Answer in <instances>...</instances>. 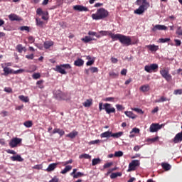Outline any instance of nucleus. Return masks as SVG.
Wrapping results in <instances>:
<instances>
[{
    "label": "nucleus",
    "instance_id": "1",
    "mask_svg": "<svg viewBox=\"0 0 182 182\" xmlns=\"http://www.w3.org/2000/svg\"><path fill=\"white\" fill-rule=\"evenodd\" d=\"M109 16V12L104 8H100L97 10V13L91 15V18H92L95 21H100L104 18H107Z\"/></svg>",
    "mask_w": 182,
    "mask_h": 182
},
{
    "label": "nucleus",
    "instance_id": "2",
    "mask_svg": "<svg viewBox=\"0 0 182 182\" xmlns=\"http://www.w3.org/2000/svg\"><path fill=\"white\" fill-rule=\"evenodd\" d=\"M112 40L114 41L115 40L119 41L120 43L125 46H130L131 45H134L135 43H132L131 41V38L129 36H124L122 34H119L116 36V37L113 38Z\"/></svg>",
    "mask_w": 182,
    "mask_h": 182
},
{
    "label": "nucleus",
    "instance_id": "3",
    "mask_svg": "<svg viewBox=\"0 0 182 182\" xmlns=\"http://www.w3.org/2000/svg\"><path fill=\"white\" fill-rule=\"evenodd\" d=\"M160 75L161 77L166 80L167 82H170L172 80V75L170 74V68H164L161 70H160Z\"/></svg>",
    "mask_w": 182,
    "mask_h": 182
},
{
    "label": "nucleus",
    "instance_id": "4",
    "mask_svg": "<svg viewBox=\"0 0 182 182\" xmlns=\"http://www.w3.org/2000/svg\"><path fill=\"white\" fill-rule=\"evenodd\" d=\"M139 165L140 163L139 160H133L132 161H131V163L129 164V168L127 171H134L135 170H136V168L139 166Z\"/></svg>",
    "mask_w": 182,
    "mask_h": 182
},
{
    "label": "nucleus",
    "instance_id": "5",
    "mask_svg": "<svg viewBox=\"0 0 182 182\" xmlns=\"http://www.w3.org/2000/svg\"><path fill=\"white\" fill-rule=\"evenodd\" d=\"M22 142V139L21 138H11L10 143H9V146H10L11 148H15L18 146V144H21Z\"/></svg>",
    "mask_w": 182,
    "mask_h": 182
},
{
    "label": "nucleus",
    "instance_id": "6",
    "mask_svg": "<svg viewBox=\"0 0 182 182\" xmlns=\"http://www.w3.org/2000/svg\"><path fill=\"white\" fill-rule=\"evenodd\" d=\"M157 69H159V65L155 63L144 66V70L148 73H151L152 70L156 72Z\"/></svg>",
    "mask_w": 182,
    "mask_h": 182
},
{
    "label": "nucleus",
    "instance_id": "7",
    "mask_svg": "<svg viewBox=\"0 0 182 182\" xmlns=\"http://www.w3.org/2000/svg\"><path fill=\"white\" fill-rule=\"evenodd\" d=\"M105 111H106L107 114H111L115 113V108L111 106V104H104L103 105Z\"/></svg>",
    "mask_w": 182,
    "mask_h": 182
},
{
    "label": "nucleus",
    "instance_id": "8",
    "mask_svg": "<svg viewBox=\"0 0 182 182\" xmlns=\"http://www.w3.org/2000/svg\"><path fill=\"white\" fill-rule=\"evenodd\" d=\"M148 7H149V6H146L145 4L140 5L137 9L134 11V14L141 15L144 13V11H146Z\"/></svg>",
    "mask_w": 182,
    "mask_h": 182
},
{
    "label": "nucleus",
    "instance_id": "9",
    "mask_svg": "<svg viewBox=\"0 0 182 182\" xmlns=\"http://www.w3.org/2000/svg\"><path fill=\"white\" fill-rule=\"evenodd\" d=\"M162 124L159 125V124H151L149 127V132L154 133L157 132L159 129H161Z\"/></svg>",
    "mask_w": 182,
    "mask_h": 182
},
{
    "label": "nucleus",
    "instance_id": "10",
    "mask_svg": "<svg viewBox=\"0 0 182 182\" xmlns=\"http://www.w3.org/2000/svg\"><path fill=\"white\" fill-rule=\"evenodd\" d=\"M99 33L100 34V36H110L111 38H114L115 37H117L118 35L119 34H114L113 33H112L111 31H100L99 32Z\"/></svg>",
    "mask_w": 182,
    "mask_h": 182
},
{
    "label": "nucleus",
    "instance_id": "11",
    "mask_svg": "<svg viewBox=\"0 0 182 182\" xmlns=\"http://www.w3.org/2000/svg\"><path fill=\"white\" fill-rule=\"evenodd\" d=\"M73 10L77 11H80V12L89 11V9H88L87 7H85L84 6H82V5H75V6H73Z\"/></svg>",
    "mask_w": 182,
    "mask_h": 182
},
{
    "label": "nucleus",
    "instance_id": "12",
    "mask_svg": "<svg viewBox=\"0 0 182 182\" xmlns=\"http://www.w3.org/2000/svg\"><path fill=\"white\" fill-rule=\"evenodd\" d=\"M9 19H10L11 21H22V18L19 16H17L14 14H11L10 15H9Z\"/></svg>",
    "mask_w": 182,
    "mask_h": 182
},
{
    "label": "nucleus",
    "instance_id": "13",
    "mask_svg": "<svg viewBox=\"0 0 182 182\" xmlns=\"http://www.w3.org/2000/svg\"><path fill=\"white\" fill-rule=\"evenodd\" d=\"M182 141V132L175 135L173 139V142L175 144L181 143Z\"/></svg>",
    "mask_w": 182,
    "mask_h": 182
},
{
    "label": "nucleus",
    "instance_id": "14",
    "mask_svg": "<svg viewBox=\"0 0 182 182\" xmlns=\"http://www.w3.org/2000/svg\"><path fill=\"white\" fill-rule=\"evenodd\" d=\"M166 29H168V28L164 25H156L153 28H151V31L155 32L156 31H166Z\"/></svg>",
    "mask_w": 182,
    "mask_h": 182
},
{
    "label": "nucleus",
    "instance_id": "15",
    "mask_svg": "<svg viewBox=\"0 0 182 182\" xmlns=\"http://www.w3.org/2000/svg\"><path fill=\"white\" fill-rule=\"evenodd\" d=\"M146 48L151 52H156L159 50V46H155L154 44H149L146 46Z\"/></svg>",
    "mask_w": 182,
    "mask_h": 182
},
{
    "label": "nucleus",
    "instance_id": "16",
    "mask_svg": "<svg viewBox=\"0 0 182 182\" xmlns=\"http://www.w3.org/2000/svg\"><path fill=\"white\" fill-rule=\"evenodd\" d=\"M58 164V163H53L51 164H49L48 167H47L46 168V171L47 172L53 171V170L56 169Z\"/></svg>",
    "mask_w": 182,
    "mask_h": 182
},
{
    "label": "nucleus",
    "instance_id": "17",
    "mask_svg": "<svg viewBox=\"0 0 182 182\" xmlns=\"http://www.w3.org/2000/svg\"><path fill=\"white\" fill-rule=\"evenodd\" d=\"M11 161H19V162L23 161V159L21 158V155L11 156Z\"/></svg>",
    "mask_w": 182,
    "mask_h": 182
},
{
    "label": "nucleus",
    "instance_id": "18",
    "mask_svg": "<svg viewBox=\"0 0 182 182\" xmlns=\"http://www.w3.org/2000/svg\"><path fill=\"white\" fill-rule=\"evenodd\" d=\"M139 90H140V92H142L144 93L150 91V85H144L139 87Z\"/></svg>",
    "mask_w": 182,
    "mask_h": 182
},
{
    "label": "nucleus",
    "instance_id": "19",
    "mask_svg": "<svg viewBox=\"0 0 182 182\" xmlns=\"http://www.w3.org/2000/svg\"><path fill=\"white\" fill-rule=\"evenodd\" d=\"M13 70L11 69L9 67H4V76H8L10 74H12Z\"/></svg>",
    "mask_w": 182,
    "mask_h": 182
},
{
    "label": "nucleus",
    "instance_id": "20",
    "mask_svg": "<svg viewBox=\"0 0 182 182\" xmlns=\"http://www.w3.org/2000/svg\"><path fill=\"white\" fill-rule=\"evenodd\" d=\"M55 71L58 72L59 73H61L62 75H66V71L64 70L61 66L57 65L55 66Z\"/></svg>",
    "mask_w": 182,
    "mask_h": 182
},
{
    "label": "nucleus",
    "instance_id": "21",
    "mask_svg": "<svg viewBox=\"0 0 182 182\" xmlns=\"http://www.w3.org/2000/svg\"><path fill=\"white\" fill-rule=\"evenodd\" d=\"M81 41L82 42H84V43H88L89 42H91L92 41H96V39L95 38H92L91 37L87 36H85L84 38H82L81 39Z\"/></svg>",
    "mask_w": 182,
    "mask_h": 182
},
{
    "label": "nucleus",
    "instance_id": "22",
    "mask_svg": "<svg viewBox=\"0 0 182 182\" xmlns=\"http://www.w3.org/2000/svg\"><path fill=\"white\" fill-rule=\"evenodd\" d=\"M74 65L77 67H82L84 65V60L81 58H78L77 60L75 61Z\"/></svg>",
    "mask_w": 182,
    "mask_h": 182
},
{
    "label": "nucleus",
    "instance_id": "23",
    "mask_svg": "<svg viewBox=\"0 0 182 182\" xmlns=\"http://www.w3.org/2000/svg\"><path fill=\"white\" fill-rule=\"evenodd\" d=\"M112 134V132L107 131L105 132H102V134H100V137L101 138H109L111 137V135Z\"/></svg>",
    "mask_w": 182,
    "mask_h": 182
},
{
    "label": "nucleus",
    "instance_id": "24",
    "mask_svg": "<svg viewBox=\"0 0 182 182\" xmlns=\"http://www.w3.org/2000/svg\"><path fill=\"white\" fill-rule=\"evenodd\" d=\"M136 5L139 6L141 5H146V6H149V3L146 2V0H137L136 1Z\"/></svg>",
    "mask_w": 182,
    "mask_h": 182
},
{
    "label": "nucleus",
    "instance_id": "25",
    "mask_svg": "<svg viewBox=\"0 0 182 182\" xmlns=\"http://www.w3.org/2000/svg\"><path fill=\"white\" fill-rule=\"evenodd\" d=\"M92 105V99H87L84 103H82V106L87 108Z\"/></svg>",
    "mask_w": 182,
    "mask_h": 182
},
{
    "label": "nucleus",
    "instance_id": "26",
    "mask_svg": "<svg viewBox=\"0 0 182 182\" xmlns=\"http://www.w3.org/2000/svg\"><path fill=\"white\" fill-rule=\"evenodd\" d=\"M161 167L165 171H170L171 168V166L167 163H161Z\"/></svg>",
    "mask_w": 182,
    "mask_h": 182
},
{
    "label": "nucleus",
    "instance_id": "27",
    "mask_svg": "<svg viewBox=\"0 0 182 182\" xmlns=\"http://www.w3.org/2000/svg\"><path fill=\"white\" fill-rule=\"evenodd\" d=\"M124 114H126V116L128 117L129 118L136 119V116L134 114H133L132 112L125 111Z\"/></svg>",
    "mask_w": 182,
    "mask_h": 182
},
{
    "label": "nucleus",
    "instance_id": "28",
    "mask_svg": "<svg viewBox=\"0 0 182 182\" xmlns=\"http://www.w3.org/2000/svg\"><path fill=\"white\" fill-rule=\"evenodd\" d=\"M21 102L28 103L30 101V99H28V96H24V95H20L18 97Z\"/></svg>",
    "mask_w": 182,
    "mask_h": 182
},
{
    "label": "nucleus",
    "instance_id": "29",
    "mask_svg": "<svg viewBox=\"0 0 182 182\" xmlns=\"http://www.w3.org/2000/svg\"><path fill=\"white\" fill-rule=\"evenodd\" d=\"M53 46V41H46L44 42V48L50 49V47Z\"/></svg>",
    "mask_w": 182,
    "mask_h": 182
},
{
    "label": "nucleus",
    "instance_id": "30",
    "mask_svg": "<svg viewBox=\"0 0 182 182\" xmlns=\"http://www.w3.org/2000/svg\"><path fill=\"white\" fill-rule=\"evenodd\" d=\"M72 170V166H66L64 169L61 171V174L65 175L68 172Z\"/></svg>",
    "mask_w": 182,
    "mask_h": 182
},
{
    "label": "nucleus",
    "instance_id": "31",
    "mask_svg": "<svg viewBox=\"0 0 182 182\" xmlns=\"http://www.w3.org/2000/svg\"><path fill=\"white\" fill-rule=\"evenodd\" d=\"M122 135H123V132H116V133L112 134L111 137H113L114 139H119Z\"/></svg>",
    "mask_w": 182,
    "mask_h": 182
},
{
    "label": "nucleus",
    "instance_id": "32",
    "mask_svg": "<svg viewBox=\"0 0 182 182\" xmlns=\"http://www.w3.org/2000/svg\"><path fill=\"white\" fill-rule=\"evenodd\" d=\"M77 135V132L73 131L66 135V137H70V139H75Z\"/></svg>",
    "mask_w": 182,
    "mask_h": 182
},
{
    "label": "nucleus",
    "instance_id": "33",
    "mask_svg": "<svg viewBox=\"0 0 182 182\" xmlns=\"http://www.w3.org/2000/svg\"><path fill=\"white\" fill-rule=\"evenodd\" d=\"M121 176H122V173L121 172L112 173L110 175L111 179H114L117 177H121Z\"/></svg>",
    "mask_w": 182,
    "mask_h": 182
},
{
    "label": "nucleus",
    "instance_id": "34",
    "mask_svg": "<svg viewBox=\"0 0 182 182\" xmlns=\"http://www.w3.org/2000/svg\"><path fill=\"white\" fill-rule=\"evenodd\" d=\"M78 158L80 159H85L90 160L91 156L89 155L88 154H82V155H80V156H78Z\"/></svg>",
    "mask_w": 182,
    "mask_h": 182
},
{
    "label": "nucleus",
    "instance_id": "35",
    "mask_svg": "<svg viewBox=\"0 0 182 182\" xmlns=\"http://www.w3.org/2000/svg\"><path fill=\"white\" fill-rule=\"evenodd\" d=\"M159 141V136H156L154 138H148V139H146V141H148V143L149 144H152V143H155L156 141Z\"/></svg>",
    "mask_w": 182,
    "mask_h": 182
},
{
    "label": "nucleus",
    "instance_id": "36",
    "mask_svg": "<svg viewBox=\"0 0 182 182\" xmlns=\"http://www.w3.org/2000/svg\"><path fill=\"white\" fill-rule=\"evenodd\" d=\"M38 15H43V16H48V13L46 11V12H44L42 11V9H37V11H36Z\"/></svg>",
    "mask_w": 182,
    "mask_h": 182
},
{
    "label": "nucleus",
    "instance_id": "37",
    "mask_svg": "<svg viewBox=\"0 0 182 182\" xmlns=\"http://www.w3.org/2000/svg\"><path fill=\"white\" fill-rule=\"evenodd\" d=\"M36 22L37 26L43 28L44 22L42 21L40 18H36Z\"/></svg>",
    "mask_w": 182,
    "mask_h": 182
},
{
    "label": "nucleus",
    "instance_id": "38",
    "mask_svg": "<svg viewBox=\"0 0 182 182\" xmlns=\"http://www.w3.org/2000/svg\"><path fill=\"white\" fill-rule=\"evenodd\" d=\"M168 101V98L165 97L164 96H161V97H160V99L156 100L155 102L156 103H161L164 102H166Z\"/></svg>",
    "mask_w": 182,
    "mask_h": 182
},
{
    "label": "nucleus",
    "instance_id": "39",
    "mask_svg": "<svg viewBox=\"0 0 182 182\" xmlns=\"http://www.w3.org/2000/svg\"><path fill=\"white\" fill-rule=\"evenodd\" d=\"M23 48L24 47L22 46V44H18L17 46H16V50H17V52L19 53H22Z\"/></svg>",
    "mask_w": 182,
    "mask_h": 182
},
{
    "label": "nucleus",
    "instance_id": "40",
    "mask_svg": "<svg viewBox=\"0 0 182 182\" xmlns=\"http://www.w3.org/2000/svg\"><path fill=\"white\" fill-rule=\"evenodd\" d=\"M23 125L26 126V128H31L33 126V122L30 120L24 122Z\"/></svg>",
    "mask_w": 182,
    "mask_h": 182
},
{
    "label": "nucleus",
    "instance_id": "41",
    "mask_svg": "<svg viewBox=\"0 0 182 182\" xmlns=\"http://www.w3.org/2000/svg\"><path fill=\"white\" fill-rule=\"evenodd\" d=\"M71 176H73V178H81L82 176H84V173L82 172H77V173L71 175Z\"/></svg>",
    "mask_w": 182,
    "mask_h": 182
},
{
    "label": "nucleus",
    "instance_id": "42",
    "mask_svg": "<svg viewBox=\"0 0 182 182\" xmlns=\"http://www.w3.org/2000/svg\"><path fill=\"white\" fill-rule=\"evenodd\" d=\"M100 164H101V159H100V158L92 159V166H97Z\"/></svg>",
    "mask_w": 182,
    "mask_h": 182
},
{
    "label": "nucleus",
    "instance_id": "43",
    "mask_svg": "<svg viewBox=\"0 0 182 182\" xmlns=\"http://www.w3.org/2000/svg\"><path fill=\"white\" fill-rule=\"evenodd\" d=\"M44 82L43 80L37 81L36 85H38V87H39L40 89H43L44 88V85H43Z\"/></svg>",
    "mask_w": 182,
    "mask_h": 182
},
{
    "label": "nucleus",
    "instance_id": "44",
    "mask_svg": "<svg viewBox=\"0 0 182 182\" xmlns=\"http://www.w3.org/2000/svg\"><path fill=\"white\" fill-rule=\"evenodd\" d=\"M176 34H177V36H182V27L181 26L177 27V31H176Z\"/></svg>",
    "mask_w": 182,
    "mask_h": 182
},
{
    "label": "nucleus",
    "instance_id": "45",
    "mask_svg": "<svg viewBox=\"0 0 182 182\" xmlns=\"http://www.w3.org/2000/svg\"><path fill=\"white\" fill-rule=\"evenodd\" d=\"M58 66L64 69H72V66L70 64H61Z\"/></svg>",
    "mask_w": 182,
    "mask_h": 182
},
{
    "label": "nucleus",
    "instance_id": "46",
    "mask_svg": "<svg viewBox=\"0 0 182 182\" xmlns=\"http://www.w3.org/2000/svg\"><path fill=\"white\" fill-rule=\"evenodd\" d=\"M114 156H115V157H122V156H123V151H116L114 154Z\"/></svg>",
    "mask_w": 182,
    "mask_h": 182
},
{
    "label": "nucleus",
    "instance_id": "47",
    "mask_svg": "<svg viewBox=\"0 0 182 182\" xmlns=\"http://www.w3.org/2000/svg\"><path fill=\"white\" fill-rule=\"evenodd\" d=\"M23 72H24V70H23V69H19V70H13V72H12L11 74L18 75V74L23 73Z\"/></svg>",
    "mask_w": 182,
    "mask_h": 182
},
{
    "label": "nucleus",
    "instance_id": "48",
    "mask_svg": "<svg viewBox=\"0 0 182 182\" xmlns=\"http://www.w3.org/2000/svg\"><path fill=\"white\" fill-rule=\"evenodd\" d=\"M173 95H182V89L175 90L173 91Z\"/></svg>",
    "mask_w": 182,
    "mask_h": 182
},
{
    "label": "nucleus",
    "instance_id": "49",
    "mask_svg": "<svg viewBox=\"0 0 182 182\" xmlns=\"http://www.w3.org/2000/svg\"><path fill=\"white\" fill-rule=\"evenodd\" d=\"M90 70L92 73H97L99 72V69L97 67H92L90 68Z\"/></svg>",
    "mask_w": 182,
    "mask_h": 182
},
{
    "label": "nucleus",
    "instance_id": "50",
    "mask_svg": "<svg viewBox=\"0 0 182 182\" xmlns=\"http://www.w3.org/2000/svg\"><path fill=\"white\" fill-rule=\"evenodd\" d=\"M115 107L117 111H123L124 109V107H123V105H116Z\"/></svg>",
    "mask_w": 182,
    "mask_h": 182
},
{
    "label": "nucleus",
    "instance_id": "51",
    "mask_svg": "<svg viewBox=\"0 0 182 182\" xmlns=\"http://www.w3.org/2000/svg\"><path fill=\"white\" fill-rule=\"evenodd\" d=\"M20 31H26L27 32H30V27L21 26V27H20Z\"/></svg>",
    "mask_w": 182,
    "mask_h": 182
},
{
    "label": "nucleus",
    "instance_id": "52",
    "mask_svg": "<svg viewBox=\"0 0 182 182\" xmlns=\"http://www.w3.org/2000/svg\"><path fill=\"white\" fill-rule=\"evenodd\" d=\"M112 166H113V163L112 162L107 163V164H104L103 168H109Z\"/></svg>",
    "mask_w": 182,
    "mask_h": 182
},
{
    "label": "nucleus",
    "instance_id": "53",
    "mask_svg": "<svg viewBox=\"0 0 182 182\" xmlns=\"http://www.w3.org/2000/svg\"><path fill=\"white\" fill-rule=\"evenodd\" d=\"M139 132H140V130H139V128H133L132 131H131V132H129V134H132V133H134V134H139Z\"/></svg>",
    "mask_w": 182,
    "mask_h": 182
},
{
    "label": "nucleus",
    "instance_id": "54",
    "mask_svg": "<svg viewBox=\"0 0 182 182\" xmlns=\"http://www.w3.org/2000/svg\"><path fill=\"white\" fill-rule=\"evenodd\" d=\"M170 41V38H160L159 42L161 43H166Z\"/></svg>",
    "mask_w": 182,
    "mask_h": 182
},
{
    "label": "nucleus",
    "instance_id": "55",
    "mask_svg": "<svg viewBox=\"0 0 182 182\" xmlns=\"http://www.w3.org/2000/svg\"><path fill=\"white\" fill-rule=\"evenodd\" d=\"M41 77L40 73H33L32 75L33 79L37 80Z\"/></svg>",
    "mask_w": 182,
    "mask_h": 182
},
{
    "label": "nucleus",
    "instance_id": "56",
    "mask_svg": "<svg viewBox=\"0 0 182 182\" xmlns=\"http://www.w3.org/2000/svg\"><path fill=\"white\" fill-rule=\"evenodd\" d=\"M173 41L175 42V46H180L181 45V41L178 40V39H175L173 40Z\"/></svg>",
    "mask_w": 182,
    "mask_h": 182
},
{
    "label": "nucleus",
    "instance_id": "57",
    "mask_svg": "<svg viewBox=\"0 0 182 182\" xmlns=\"http://www.w3.org/2000/svg\"><path fill=\"white\" fill-rule=\"evenodd\" d=\"M63 129H58V128H55V129H53L52 134H58V133H59L60 132H63Z\"/></svg>",
    "mask_w": 182,
    "mask_h": 182
},
{
    "label": "nucleus",
    "instance_id": "58",
    "mask_svg": "<svg viewBox=\"0 0 182 182\" xmlns=\"http://www.w3.org/2000/svg\"><path fill=\"white\" fill-rule=\"evenodd\" d=\"M4 92H6V93H12V88L6 87H4Z\"/></svg>",
    "mask_w": 182,
    "mask_h": 182
},
{
    "label": "nucleus",
    "instance_id": "59",
    "mask_svg": "<svg viewBox=\"0 0 182 182\" xmlns=\"http://www.w3.org/2000/svg\"><path fill=\"white\" fill-rule=\"evenodd\" d=\"M132 109L133 111H135L136 112L139 113L141 114H144V112L142 111V109H140L139 108H133Z\"/></svg>",
    "mask_w": 182,
    "mask_h": 182
},
{
    "label": "nucleus",
    "instance_id": "60",
    "mask_svg": "<svg viewBox=\"0 0 182 182\" xmlns=\"http://www.w3.org/2000/svg\"><path fill=\"white\" fill-rule=\"evenodd\" d=\"M109 75L112 77H117V76H119V75L117 73H115L114 72L109 73Z\"/></svg>",
    "mask_w": 182,
    "mask_h": 182
},
{
    "label": "nucleus",
    "instance_id": "61",
    "mask_svg": "<svg viewBox=\"0 0 182 182\" xmlns=\"http://www.w3.org/2000/svg\"><path fill=\"white\" fill-rule=\"evenodd\" d=\"M94 63H95V60H91L87 61L86 65H87V66H91V65H92Z\"/></svg>",
    "mask_w": 182,
    "mask_h": 182
},
{
    "label": "nucleus",
    "instance_id": "62",
    "mask_svg": "<svg viewBox=\"0 0 182 182\" xmlns=\"http://www.w3.org/2000/svg\"><path fill=\"white\" fill-rule=\"evenodd\" d=\"M26 58L27 60H33L34 58V54L27 55H26Z\"/></svg>",
    "mask_w": 182,
    "mask_h": 182
},
{
    "label": "nucleus",
    "instance_id": "63",
    "mask_svg": "<svg viewBox=\"0 0 182 182\" xmlns=\"http://www.w3.org/2000/svg\"><path fill=\"white\" fill-rule=\"evenodd\" d=\"M49 182H59V178L57 176L53 177Z\"/></svg>",
    "mask_w": 182,
    "mask_h": 182
},
{
    "label": "nucleus",
    "instance_id": "64",
    "mask_svg": "<svg viewBox=\"0 0 182 182\" xmlns=\"http://www.w3.org/2000/svg\"><path fill=\"white\" fill-rule=\"evenodd\" d=\"M97 33H95V31H88V36H97Z\"/></svg>",
    "mask_w": 182,
    "mask_h": 182
}]
</instances>
